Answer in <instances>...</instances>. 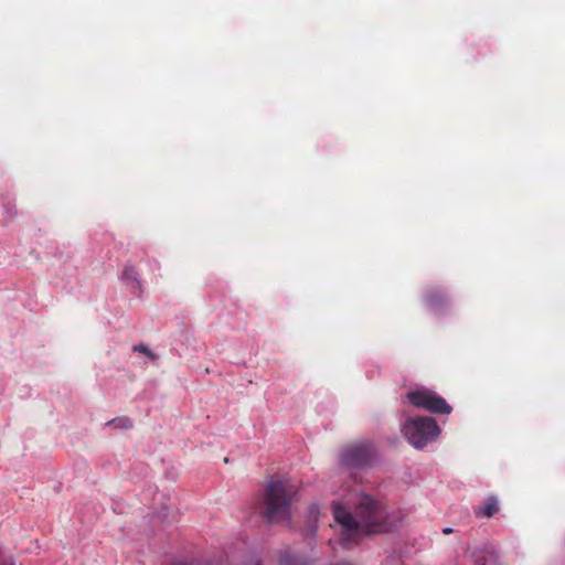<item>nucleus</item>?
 Segmentation results:
<instances>
[{
    "label": "nucleus",
    "instance_id": "obj_3",
    "mask_svg": "<svg viewBox=\"0 0 565 565\" xmlns=\"http://www.w3.org/2000/svg\"><path fill=\"white\" fill-rule=\"evenodd\" d=\"M403 433L415 448H423L440 433L439 426L431 417H417L406 422Z\"/></svg>",
    "mask_w": 565,
    "mask_h": 565
},
{
    "label": "nucleus",
    "instance_id": "obj_4",
    "mask_svg": "<svg viewBox=\"0 0 565 565\" xmlns=\"http://www.w3.org/2000/svg\"><path fill=\"white\" fill-rule=\"evenodd\" d=\"M407 399L414 407L424 408L434 414H449L452 409L444 397L427 388L409 392Z\"/></svg>",
    "mask_w": 565,
    "mask_h": 565
},
{
    "label": "nucleus",
    "instance_id": "obj_5",
    "mask_svg": "<svg viewBox=\"0 0 565 565\" xmlns=\"http://www.w3.org/2000/svg\"><path fill=\"white\" fill-rule=\"evenodd\" d=\"M373 456V448L369 444H359L347 447L341 454V461L349 467L366 465Z\"/></svg>",
    "mask_w": 565,
    "mask_h": 565
},
{
    "label": "nucleus",
    "instance_id": "obj_11",
    "mask_svg": "<svg viewBox=\"0 0 565 565\" xmlns=\"http://www.w3.org/2000/svg\"><path fill=\"white\" fill-rule=\"evenodd\" d=\"M132 351L135 352H139V353H142L145 355H147L148 358H150L151 360H156L157 359V355L154 353H152V351H150L145 344L140 343V344H136L132 347Z\"/></svg>",
    "mask_w": 565,
    "mask_h": 565
},
{
    "label": "nucleus",
    "instance_id": "obj_7",
    "mask_svg": "<svg viewBox=\"0 0 565 565\" xmlns=\"http://www.w3.org/2000/svg\"><path fill=\"white\" fill-rule=\"evenodd\" d=\"M122 279L128 286H130L135 294L139 295L141 292V282L139 279V274L132 265L127 264L125 266L122 271Z\"/></svg>",
    "mask_w": 565,
    "mask_h": 565
},
{
    "label": "nucleus",
    "instance_id": "obj_1",
    "mask_svg": "<svg viewBox=\"0 0 565 565\" xmlns=\"http://www.w3.org/2000/svg\"><path fill=\"white\" fill-rule=\"evenodd\" d=\"M332 513L342 527V541H354L360 535L390 532L394 522L387 507L369 494L361 495L354 515L340 503H332Z\"/></svg>",
    "mask_w": 565,
    "mask_h": 565
},
{
    "label": "nucleus",
    "instance_id": "obj_10",
    "mask_svg": "<svg viewBox=\"0 0 565 565\" xmlns=\"http://www.w3.org/2000/svg\"><path fill=\"white\" fill-rule=\"evenodd\" d=\"M106 425L113 426L114 428L129 429L132 427V420L126 416H121L107 422Z\"/></svg>",
    "mask_w": 565,
    "mask_h": 565
},
{
    "label": "nucleus",
    "instance_id": "obj_6",
    "mask_svg": "<svg viewBox=\"0 0 565 565\" xmlns=\"http://www.w3.org/2000/svg\"><path fill=\"white\" fill-rule=\"evenodd\" d=\"M425 301L431 309H439L447 303V297L444 290L439 288H429L425 292Z\"/></svg>",
    "mask_w": 565,
    "mask_h": 565
},
{
    "label": "nucleus",
    "instance_id": "obj_14",
    "mask_svg": "<svg viewBox=\"0 0 565 565\" xmlns=\"http://www.w3.org/2000/svg\"><path fill=\"white\" fill-rule=\"evenodd\" d=\"M256 565H260V563H257Z\"/></svg>",
    "mask_w": 565,
    "mask_h": 565
},
{
    "label": "nucleus",
    "instance_id": "obj_2",
    "mask_svg": "<svg viewBox=\"0 0 565 565\" xmlns=\"http://www.w3.org/2000/svg\"><path fill=\"white\" fill-rule=\"evenodd\" d=\"M297 487L289 480H270L262 492L257 510L269 523L288 520Z\"/></svg>",
    "mask_w": 565,
    "mask_h": 565
},
{
    "label": "nucleus",
    "instance_id": "obj_9",
    "mask_svg": "<svg viewBox=\"0 0 565 565\" xmlns=\"http://www.w3.org/2000/svg\"><path fill=\"white\" fill-rule=\"evenodd\" d=\"M281 565H311L310 561L305 557L285 552L280 555Z\"/></svg>",
    "mask_w": 565,
    "mask_h": 565
},
{
    "label": "nucleus",
    "instance_id": "obj_13",
    "mask_svg": "<svg viewBox=\"0 0 565 565\" xmlns=\"http://www.w3.org/2000/svg\"><path fill=\"white\" fill-rule=\"evenodd\" d=\"M1 565H13L11 562H4Z\"/></svg>",
    "mask_w": 565,
    "mask_h": 565
},
{
    "label": "nucleus",
    "instance_id": "obj_8",
    "mask_svg": "<svg viewBox=\"0 0 565 565\" xmlns=\"http://www.w3.org/2000/svg\"><path fill=\"white\" fill-rule=\"evenodd\" d=\"M499 511V504L497 498L490 495L484 500L482 507L476 510L477 516L491 518Z\"/></svg>",
    "mask_w": 565,
    "mask_h": 565
},
{
    "label": "nucleus",
    "instance_id": "obj_12",
    "mask_svg": "<svg viewBox=\"0 0 565 565\" xmlns=\"http://www.w3.org/2000/svg\"><path fill=\"white\" fill-rule=\"evenodd\" d=\"M450 532H451V529H449V527H447V529H445V530H444V533H446V534H448V533H450Z\"/></svg>",
    "mask_w": 565,
    "mask_h": 565
}]
</instances>
